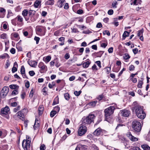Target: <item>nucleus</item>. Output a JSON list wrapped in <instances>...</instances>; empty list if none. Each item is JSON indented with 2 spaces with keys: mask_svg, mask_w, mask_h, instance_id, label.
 Wrapping results in <instances>:
<instances>
[{
  "mask_svg": "<svg viewBox=\"0 0 150 150\" xmlns=\"http://www.w3.org/2000/svg\"><path fill=\"white\" fill-rule=\"evenodd\" d=\"M11 106L12 107H16L17 105V103L16 102L11 103Z\"/></svg>",
  "mask_w": 150,
  "mask_h": 150,
  "instance_id": "58",
  "label": "nucleus"
},
{
  "mask_svg": "<svg viewBox=\"0 0 150 150\" xmlns=\"http://www.w3.org/2000/svg\"><path fill=\"white\" fill-rule=\"evenodd\" d=\"M138 0H131V5H132L133 4L134 5H137L138 4L137 3V1Z\"/></svg>",
  "mask_w": 150,
  "mask_h": 150,
  "instance_id": "43",
  "label": "nucleus"
},
{
  "mask_svg": "<svg viewBox=\"0 0 150 150\" xmlns=\"http://www.w3.org/2000/svg\"><path fill=\"white\" fill-rule=\"evenodd\" d=\"M34 91H33V89H32L31 90L29 94V96L30 97L32 98L33 96V93H34Z\"/></svg>",
  "mask_w": 150,
  "mask_h": 150,
  "instance_id": "52",
  "label": "nucleus"
},
{
  "mask_svg": "<svg viewBox=\"0 0 150 150\" xmlns=\"http://www.w3.org/2000/svg\"><path fill=\"white\" fill-rule=\"evenodd\" d=\"M117 2L116 1H113L112 4V6L113 8H117L116 5H117Z\"/></svg>",
  "mask_w": 150,
  "mask_h": 150,
  "instance_id": "34",
  "label": "nucleus"
},
{
  "mask_svg": "<svg viewBox=\"0 0 150 150\" xmlns=\"http://www.w3.org/2000/svg\"><path fill=\"white\" fill-rule=\"evenodd\" d=\"M130 114V112L126 110H124L121 111V114L122 115L127 117Z\"/></svg>",
  "mask_w": 150,
  "mask_h": 150,
  "instance_id": "12",
  "label": "nucleus"
},
{
  "mask_svg": "<svg viewBox=\"0 0 150 150\" xmlns=\"http://www.w3.org/2000/svg\"><path fill=\"white\" fill-rule=\"evenodd\" d=\"M18 93V89L14 90L12 91L11 94L15 96L17 95Z\"/></svg>",
  "mask_w": 150,
  "mask_h": 150,
  "instance_id": "39",
  "label": "nucleus"
},
{
  "mask_svg": "<svg viewBox=\"0 0 150 150\" xmlns=\"http://www.w3.org/2000/svg\"><path fill=\"white\" fill-rule=\"evenodd\" d=\"M17 20L18 21L22 22L23 21V17L20 15H18L16 17Z\"/></svg>",
  "mask_w": 150,
  "mask_h": 150,
  "instance_id": "31",
  "label": "nucleus"
},
{
  "mask_svg": "<svg viewBox=\"0 0 150 150\" xmlns=\"http://www.w3.org/2000/svg\"><path fill=\"white\" fill-rule=\"evenodd\" d=\"M134 69V67L133 65H131L129 67V70L130 71H133Z\"/></svg>",
  "mask_w": 150,
  "mask_h": 150,
  "instance_id": "61",
  "label": "nucleus"
},
{
  "mask_svg": "<svg viewBox=\"0 0 150 150\" xmlns=\"http://www.w3.org/2000/svg\"><path fill=\"white\" fill-rule=\"evenodd\" d=\"M97 103V101H96V100L94 101L90 102L89 103V105L90 106H92V107H94L96 105Z\"/></svg>",
  "mask_w": 150,
  "mask_h": 150,
  "instance_id": "29",
  "label": "nucleus"
},
{
  "mask_svg": "<svg viewBox=\"0 0 150 150\" xmlns=\"http://www.w3.org/2000/svg\"><path fill=\"white\" fill-rule=\"evenodd\" d=\"M1 115H7L10 113V109L8 106L2 108L1 110Z\"/></svg>",
  "mask_w": 150,
  "mask_h": 150,
  "instance_id": "10",
  "label": "nucleus"
},
{
  "mask_svg": "<svg viewBox=\"0 0 150 150\" xmlns=\"http://www.w3.org/2000/svg\"><path fill=\"white\" fill-rule=\"evenodd\" d=\"M95 118V116L92 113H90L86 117H83L82 120V123L83 125H86L90 124L92 122H93Z\"/></svg>",
  "mask_w": 150,
  "mask_h": 150,
  "instance_id": "2",
  "label": "nucleus"
},
{
  "mask_svg": "<svg viewBox=\"0 0 150 150\" xmlns=\"http://www.w3.org/2000/svg\"><path fill=\"white\" fill-rule=\"evenodd\" d=\"M29 73L31 76H33L35 74V73L33 71H29Z\"/></svg>",
  "mask_w": 150,
  "mask_h": 150,
  "instance_id": "55",
  "label": "nucleus"
},
{
  "mask_svg": "<svg viewBox=\"0 0 150 150\" xmlns=\"http://www.w3.org/2000/svg\"><path fill=\"white\" fill-rule=\"evenodd\" d=\"M143 83V79H141V80H139L138 82L137 85V87L139 88H142V86Z\"/></svg>",
  "mask_w": 150,
  "mask_h": 150,
  "instance_id": "23",
  "label": "nucleus"
},
{
  "mask_svg": "<svg viewBox=\"0 0 150 150\" xmlns=\"http://www.w3.org/2000/svg\"><path fill=\"white\" fill-rule=\"evenodd\" d=\"M129 32L127 31H125L122 35L123 37L124 38V39H125L126 37L128 36L129 35Z\"/></svg>",
  "mask_w": 150,
  "mask_h": 150,
  "instance_id": "28",
  "label": "nucleus"
},
{
  "mask_svg": "<svg viewBox=\"0 0 150 150\" xmlns=\"http://www.w3.org/2000/svg\"><path fill=\"white\" fill-rule=\"evenodd\" d=\"M31 138L28 136H26V139L23 140L22 143L23 147L24 150H28L30 146Z\"/></svg>",
  "mask_w": 150,
  "mask_h": 150,
  "instance_id": "4",
  "label": "nucleus"
},
{
  "mask_svg": "<svg viewBox=\"0 0 150 150\" xmlns=\"http://www.w3.org/2000/svg\"><path fill=\"white\" fill-rule=\"evenodd\" d=\"M6 11V10L4 8L2 7L0 8V12L1 13L4 14L5 13Z\"/></svg>",
  "mask_w": 150,
  "mask_h": 150,
  "instance_id": "49",
  "label": "nucleus"
},
{
  "mask_svg": "<svg viewBox=\"0 0 150 150\" xmlns=\"http://www.w3.org/2000/svg\"><path fill=\"white\" fill-rule=\"evenodd\" d=\"M9 87L10 88L14 90L18 89L19 88V86L16 84L11 85Z\"/></svg>",
  "mask_w": 150,
  "mask_h": 150,
  "instance_id": "24",
  "label": "nucleus"
},
{
  "mask_svg": "<svg viewBox=\"0 0 150 150\" xmlns=\"http://www.w3.org/2000/svg\"><path fill=\"white\" fill-rule=\"evenodd\" d=\"M17 114L18 117L20 119L22 120H24V116L22 110L19 111L17 113Z\"/></svg>",
  "mask_w": 150,
  "mask_h": 150,
  "instance_id": "14",
  "label": "nucleus"
},
{
  "mask_svg": "<svg viewBox=\"0 0 150 150\" xmlns=\"http://www.w3.org/2000/svg\"><path fill=\"white\" fill-rule=\"evenodd\" d=\"M143 107L139 105L132 107V108L133 111H134L136 116L139 118L144 119L146 116V114L143 110Z\"/></svg>",
  "mask_w": 150,
  "mask_h": 150,
  "instance_id": "1",
  "label": "nucleus"
},
{
  "mask_svg": "<svg viewBox=\"0 0 150 150\" xmlns=\"http://www.w3.org/2000/svg\"><path fill=\"white\" fill-rule=\"evenodd\" d=\"M95 63L100 68L101 67V62L100 61H97L95 62Z\"/></svg>",
  "mask_w": 150,
  "mask_h": 150,
  "instance_id": "51",
  "label": "nucleus"
},
{
  "mask_svg": "<svg viewBox=\"0 0 150 150\" xmlns=\"http://www.w3.org/2000/svg\"><path fill=\"white\" fill-rule=\"evenodd\" d=\"M64 57L66 59H67L69 58L70 55L68 53H67L64 55Z\"/></svg>",
  "mask_w": 150,
  "mask_h": 150,
  "instance_id": "56",
  "label": "nucleus"
},
{
  "mask_svg": "<svg viewBox=\"0 0 150 150\" xmlns=\"http://www.w3.org/2000/svg\"><path fill=\"white\" fill-rule=\"evenodd\" d=\"M44 110V108L43 105H40L39 106L38 109L39 115H40L42 114Z\"/></svg>",
  "mask_w": 150,
  "mask_h": 150,
  "instance_id": "17",
  "label": "nucleus"
},
{
  "mask_svg": "<svg viewBox=\"0 0 150 150\" xmlns=\"http://www.w3.org/2000/svg\"><path fill=\"white\" fill-rule=\"evenodd\" d=\"M39 122V121L38 120H37L36 118L35 124L33 126L34 129H35L36 128L40 125Z\"/></svg>",
  "mask_w": 150,
  "mask_h": 150,
  "instance_id": "21",
  "label": "nucleus"
},
{
  "mask_svg": "<svg viewBox=\"0 0 150 150\" xmlns=\"http://www.w3.org/2000/svg\"><path fill=\"white\" fill-rule=\"evenodd\" d=\"M40 38L38 37L35 36L34 38V40L36 41V43L37 44H38Z\"/></svg>",
  "mask_w": 150,
  "mask_h": 150,
  "instance_id": "48",
  "label": "nucleus"
},
{
  "mask_svg": "<svg viewBox=\"0 0 150 150\" xmlns=\"http://www.w3.org/2000/svg\"><path fill=\"white\" fill-rule=\"evenodd\" d=\"M20 72L22 74L23 78H26V76L25 74V69L24 66L23 65L21 66V69H20Z\"/></svg>",
  "mask_w": 150,
  "mask_h": 150,
  "instance_id": "15",
  "label": "nucleus"
},
{
  "mask_svg": "<svg viewBox=\"0 0 150 150\" xmlns=\"http://www.w3.org/2000/svg\"><path fill=\"white\" fill-rule=\"evenodd\" d=\"M103 130L100 128H98L94 132V135L99 136L100 135H102L103 134Z\"/></svg>",
  "mask_w": 150,
  "mask_h": 150,
  "instance_id": "13",
  "label": "nucleus"
},
{
  "mask_svg": "<svg viewBox=\"0 0 150 150\" xmlns=\"http://www.w3.org/2000/svg\"><path fill=\"white\" fill-rule=\"evenodd\" d=\"M141 146L144 150H150V147L146 144L142 145Z\"/></svg>",
  "mask_w": 150,
  "mask_h": 150,
  "instance_id": "25",
  "label": "nucleus"
},
{
  "mask_svg": "<svg viewBox=\"0 0 150 150\" xmlns=\"http://www.w3.org/2000/svg\"><path fill=\"white\" fill-rule=\"evenodd\" d=\"M12 35L15 38H18L19 36V35L17 33H14Z\"/></svg>",
  "mask_w": 150,
  "mask_h": 150,
  "instance_id": "54",
  "label": "nucleus"
},
{
  "mask_svg": "<svg viewBox=\"0 0 150 150\" xmlns=\"http://www.w3.org/2000/svg\"><path fill=\"white\" fill-rule=\"evenodd\" d=\"M25 86L28 88L30 86V83L28 81H27L25 83Z\"/></svg>",
  "mask_w": 150,
  "mask_h": 150,
  "instance_id": "59",
  "label": "nucleus"
},
{
  "mask_svg": "<svg viewBox=\"0 0 150 150\" xmlns=\"http://www.w3.org/2000/svg\"><path fill=\"white\" fill-rule=\"evenodd\" d=\"M64 96L65 98L67 100H69L70 98V96L68 93H66L64 94Z\"/></svg>",
  "mask_w": 150,
  "mask_h": 150,
  "instance_id": "32",
  "label": "nucleus"
},
{
  "mask_svg": "<svg viewBox=\"0 0 150 150\" xmlns=\"http://www.w3.org/2000/svg\"><path fill=\"white\" fill-rule=\"evenodd\" d=\"M40 150H45L46 148L45 145L44 144L42 145L40 147Z\"/></svg>",
  "mask_w": 150,
  "mask_h": 150,
  "instance_id": "53",
  "label": "nucleus"
},
{
  "mask_svg": "<svg viewBox=\"0 0 150 150\" xmlns=\"http://www.w3.org/2000/svg\"><path fill=\"white\" fill-rule=\"evenodd\" d=\"M71 30H72V33H76L79 32V31L77 29L76 27V26H75V25L73 27L71 28Z\"/></svg>",
  "mask_w": 150,
  "mask_h": 150,
  "instance_id": "22",
  "label": "nucleus"
},
{
  "mask_svg": "<svg viewBox=\"0 0 150 150\" xmlns=\"http://www.w3.org/2000/svg\"><path fill=\"white\" fill-rule=\"evenodd\" d=\"M9 91V88L7 86L4 87L2 89L1 93V96L4 98L7 95Z\"/></svg>",
  "mask_w": 150,
  "mask_h": 150,
  "instance_id": "8",
  "label": "nucleus"
},
{
  "mask_svg": "<svg viewBox=\"0 0 150 150\" xmlns=\"http://www.w3.org/2000/svg\"><path fill=\"white\" fill-rule=\"evenodd\" d=\"M108 14L112 15L113 14V11L112 9H110L108 11Z\"/></svg>",
  "mask_w": 150,
  "mask_h": 150,
  "instance_id": "62",
  "label": "nucleus"
},
{
  "mask_svg": "<svg viewBox=\"0 0 150 150\" xmlns=\"http://www.w3.org/2000/svg\"><path fill=\"white\" fill-rule=\"evenodd\" d=\"M28 62V64L31 67H35L37 64V62H36L32 60L29 61Z\"/></svg>",
  "mask_w": 150,
  "mask_h": 150,
  "instance_id": "16",
  "label": "nucleus"
},
{
  "mask_svg": "<svg viewBox=\"0 0 150 150\" xmlns=\"http://www.w3.org/2000/svg\"><path fill=\"white\" fill-rule=\"evenodd\" d=\"M41 26H37L36 28V30L37 31V32L39 33H41L42 32V29L40 28ZM41 27H42V26H41Z\"/></svg>",
  "mask_w": 150,
  "mask_h": 150,
  "instance_id": "37",
  "label": "nucleus"
},
{
  "mask_svg": "<svg viewBox=\"0 0 150 150\" xmlns=\"http://www.w3.org/2000/svg\"><path fill=\"white\" fill-rule=\"evenodd\" d=\"M40 1H36L34 3V6L35 8H38L40 4Z\"/></svg>",
  "mask_w": 150,
  "mask_h": 150,
  "instance_id": "36",
  "label": "nucleus"
},
{
  "mask_svg": "<svg viewBox=\"0 0 150 150\" xmlns=\"http://www.w3.org/2000/svg\"><path fill=\"white\" fill-rule=\"evenodd\" d=\"M59 103V98L57 96L55 97L54 99V100L53 101L52 104L53 105H55Z\"/></svg>",
  "mask_w": 150,
  "mask_h": 150,
  "instance_id": "27",
  "label": "nucleus"
},
{
  "mask_svg": "<svg viewBox=\"0 0 150 150\" xmlns=\"http://www.w3.org/2000/svg\"><path fill=\"white\" fill-rule=\"evenodd\" d=\"M7 36L6 34L4 33L1 35L0 37L1 39H5L7 38Z\"/></svg>",
  "mask_w": 150,
  "mask_h": 150,
  "instance_id": "40",
  "label": "nucleus"
},
{
  "mask_svg": "<svg viewBox=\"0 0 150 150\" xmlns=\"http://www.w3.org/2000/svg\"><path fill=\"white\" fill-rule=\"evenodd\" d=\"M20 107L19 106H18L16 108H14L13 109V111L14 112H16L18 110H20Z\"/></svg>",
  "mask_w": 150,
  "mask_h": 150,
  "instance_id": "44",
  "label": "nucleus"
},
{
  "mask_svg": "<svg viewBox=\"0 0 150 150\" xmlns=\"http://www.w3.org/2000/svg\"><path fill=\"white\" fill-rule=\"evenodd\" d=\"M103 53V51H100L98 52L95 53H94L93 54V55L94 54L97 57H100Z\"/></svg>",
  "mask_w": 150,
  "mask_h": 150,
  "instance_id": "19",
  "label": "nucleus"
},
{
  "mask_svg": "<svg viewBox=\"0 0 150 150\" xmlns=\"http://www.w3.org/2000/svg\"><path fill=\"white\" fill-rule=\"evenodd\" d=\"M43 61L45 62L46 63H48L50 61L51 59V57L50 56H47L45 57H44L43 58Z\"/></svg>",
  "mask_w": 150,
  "mask_h": 150,
  "instance_id": "20",
  "label": "nucleus"
},
{
  "mask_svg": "<svg viewBox=\"0 0 150 150\" xmlns=\"http://www.w3.org/2000/svg\"><path fill=\"white\" fill-rule=\"evenodd\" d=\"M59 110L60 108L58 106H57L54 108V110L57 111V112H59Z\"/></svg>",
  "mask_w": 150,
  "mask_h": 150,
  "instance_id": "50",
  "label": "nucleus"
},
{
  "mask_svg": "<svg viewBox=\"0 0 150 150\" xmlns=\"http://www.w3.org/2000/svg\"><path fill=\"white\" fill-rule=\"evenodd\" d=\"M103 97V94L100 95L98 96L97 98V99L99 100H101Z\"/></svg>",
  "mask_w": 150,
  "mask_h": 150,
  "instance_id": "47",
  "label": "nucleus"
},
{
  "mask_svg": "<svg viewBox=\"0 0 150 150\" xmlns=\"http://www.w3.org/2000/svg\"><path fill=\"white\" fill-rule=\"evenodd\" d=\"M65 2V0H59L57 2L58 6L59 8L62 7L63 3Z\"/></svg>",
  "mask_w": 150,
  "mask_h": 150,
  "instance_id": "18",
  "label": "nucleus"
},
{
  "mask_svg": "<svg viewBox=\"0 0 150 150\" xmlns=\"http://www.w3.org/2000/svg\"><path fill=\"white\" fill-rule=\"evenodd\" d=\"M143 32V30H139L138 31V33L137 34V36L139 37L142 36Z\"/></svg>",
  "mask_w": 150,
  "mask_h": 150,
  "instance_id": "35",
  "label": "nucleus"
},
{
  "mask_svg": "<svg viewBox=\"0 0 150 150\" xmlns=\"http://www.w3.org/2000/svg\"><path fill=\"white\" fill-rule=\"evenodd\" d=\"M113 48L112 47L110 48L108 50L109 53H112L113 52Z\"/></svg>",
  "mask_w": 150,
  "mask_h": 150,
  "instance_id": "57",
  "label": "nucleus"
},
{
  "mask_svg": "<svg viewBox=\"0 0 150 150\" xmlns=\"http://www.w3.org/2000/svg\"><path fill=\"white\" fill-rule=\"evenodd\" d=\"M81 91H74V95L76 96H79L80 94L81 93Z\"/></svg>",
  "mask_w": 150,
  "mask_h": 150,
  "instance_id": "41",
  "label": "nucleus"
},
{
  "mask_svg": "<svg viewBox=\"0 0 150 150\" xmlns=\"http://www.w3.org/2000/svg\"><path fill=\"white\" fill-rule=\"evenodd\" d=\"M54 0H48L46 2V5H53L54 4Z\"/></svg>",
  "mask_w": 150,
  "mask_h": 150,
  "instance_id": "26",
  "label": "nucleus"
},
{
  "mask_svg": "<svg viewBox=\"0 0 150 150\" xmlns=\"http://www.w3.org/2000/svg\"><path fill=\"white\" fill-rule=\"evenodd\" d=\"M17 70V68L13 67L12 69V71L13 73H14Z\"/></svg>",
  "mask_w": 150,
  "mask_h": 150,
  "instance_id": "60",
  "label": "nucleus"
},
{
  "mask_svg": "<svg viewBox=\"0 0 150 150\" xmlns=\"http://www.w3.org/2000/svg\"><path fill=\"white\" fill-rule=\"evenodd\" d=\"M57 113L56 111H52L50 113V116L51 117H53Z\"/></svg>",
  "mask_w": 150,
  "mask_h": 150,
  "instance_id": "33",
  "label": "nucleus"
},
{
  "mask_svg": "<svg viewBox=\"0 0 150 150\" xmlns=\"http://www.w3.org/2000/svg\"><path fill=\"white\" fill-rule=\"evenodd\" d=\"M103 34L104 35H107L108 36L110 35V33L108 30H105L103 32Z\"/></svg>",
  "mask_w": 150,
  "mask_h": 150,
  "instance_id": "45",
  "label": "nucleus"
},
{
  "mask_svg": "<svg viewBox=\"0 0 150 150\" xmlns=\"http://www.w3.org/2000/svg\"><path fill=\"white\" fill-rule=\"evenodd\" d=\"M10 52L12 54H14L15 53V50L14 48H12L10 50Z\"/></svg>",
  "mask_w": 150,
  "mask_h": 150,
  "instance_id": "64",
  "label": "nucleus"
},
{
  "mask_svg": "<svg viewBox=\"0 0 150 150\" xmlns=\"http://www.w3.org/2000/svg\"><path fill=\"white\" fill-rule=\"evenodd\" d=\"M130 57L127 53H125L123 56L124 59H127L130 58Z\"/></svg>",
  "mask_w": 150,
  "mask_h": 150,
  "instance_id": "38",
  "label": "nucleus"
},
{
  "mask_svg": "<svg viewBox=\"0 0 150 150\" xmlns=\"http://www.w3.org/2000/svg\"><path fill=\"white\" fill-rule=\"evenodd\" d=\"M22 15L27 22L30 23L35 21L34 19L32 18L33 15L32 14L31 11L28 12L27 9H24L22 12Z\"/></svg>",
  "mask_w": 150,
  "mask_h": 150,
  "instance_id": "3",
  "label": "nucleus"
},
{
  "mask_svg": "<svg viewBox=\"0 0 150 150\" xmlns=\"http://www.w3.org/2000/svg\"><path fill=\"white\" fill-rule=\"evenodd\" d=\"M87 128L85 125H83L82 124L81 125L78 131V134L80 136H82L86 132Z\"/></svg>",
  "mask_w": 150,
  "mask_h": 150,
  "instance_id": "7",
  "label": "nucleus"
},
{
  "mask_svg": "<svg viewBox=\"0 0 150 150\" xmlns=\"http://www.w3.org/2000/svg\"><path fill=\"white\" fill-rule=\"evenodd\" d=\"M8 56V55L6 53H5L0 56V58L4 59Z\"/></svg>",
  "mask_w": 150,
  "mask_h": 150,
  "instance_id": "42",
  "label": "nucleus"
},
{
  "mask_svg": "<svg viewBox=\"0 0 150 150\" xmlns=\"http://www.w3.org/2000/svg\"><path fill=\"white\" fill-rule=\"evenodd\" d=\"M132 128L133 130L136 132H139L141 129V126L140 123L137 120H134L132 122Z\"/></svg>",
  "mask_w": 150,
  "mask_h": 150,
  "instance_id": "6",
  "label": "nucleus"
},
{
  "mask_svg": "<svg viewBox=\"0 0 150 150\" xmlns=\"http://www.w3.org/2000/svg\"><path fill=\"white\" fill-rule=\"evenodd\" d=\"M127 137L129 139L132 141L136 142L138 141V139L134 137L132 135L131 133L130 132H128L127 134Z\"/></svg>",
  "mask_w": 150,
  "mask_h": 150,
  "instance_id": "11",
  "label": "nucleus"
},
{
  "mask_svg": "<svg viewBox=\"0 0 150 150\" xmlns=\"http://www.w3.org/2000/svg\"><path fill=\"white\" fill-rule=\"evenodd\" d=\"M116 107L115 105L111 106L105 110L104 112L106 120H107V119L109 118L110 116L113 113L114 110L115 109Z\"/></svg>",
  "mask_w": 150,
  "mask_h": 150,
  "instance_id": "5",
  "label": "nucleus"
},
{
  "mask_svg": "<svg viewBox=\"0 0 150 150\" xmlns=\"http://www.w3.org/2000/svg\"><path fill=\"white\" fill-rule=\"evenodd\" d=\"M134 54H137L138 52V49L137 48H134L132 50Z\"/></svg>",
  "mask_w": 150,
  "mask_h": 150,
  "instance_id": "63",
  "label": "nucleus"
},
{
  "mask_svg": "<svg viewBox=\"0 0 150 150\" xmlns=\"http://www.w3.org/2000/svg\"><path fill=\"white\" fill-rule=\"evenodd\" d=\"M38 67L40 69V71L41 73H43L44 71H46L47 70V67L42 62H40L38 64Z\"/></svg>",
  "mask_w": 150,
  "mask_h": 150,
  "instance_id": "9",
  "label": "nucleus"
},
{
  "mask_svg": "<svg viewBox=\"0 0 150 150\" xmlns=\"http://www.w3.org/2000/svg\"><path fill=\"white\" fill-rule=\"evenodd\" d=\"M90 62L89 61H87L83 63V66L84 68H87L90 64Z\"/></svg>",
  "mask_w": 150,
  "mask_h": 150,
  "instance_id": "30",
  "label": "nucleus"
},
{
  "mask_svg": "<svg viewBox=\"0 0 150 150\" xmlns=\"http://www.w3.org/2000/svg\"><path fill=\"white\" fill-rule=\"evenodd\" d=\"M105 69L107 73L108 74L111 70V68L110 67H107L105 68Z\"/></svg>",
  "mask_w": 150,
  "mask_h": 150,
  "instance_id": "46",
  "label": "nucleus"
}]
</instances>
